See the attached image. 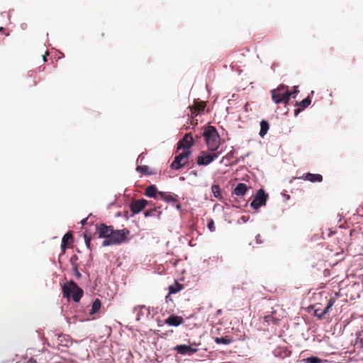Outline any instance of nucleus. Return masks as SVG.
Returning a JSON list of instances; mask_svg holds the SVG:
<instances>
[{"mask_svg":"<svg viewBox=\"0 0 363 363\" xmlns=\"http://www.w3.org/2000/svg\"><path fill=\"white\" fill-rule=\"evenodd\" d=\"M96 233L99 238H104L102 246L120 245L127 240L130 230L127 228L123 230H113V226L104 223L96 225Z\"/></svg>","mask_w":363,"mask_h":363,"instance_id":"nucleus-1","label":"nucleus"},{"mask_svg":"<svg viewBox=\"0 0 363 363\" xmlns=\"http://www.w3.org/2000/svg\"><path fill=\"white\" fill-rule=\"evenodd\" d=\"M194 145V140L191 133H186L177 143V150L183 149V151L191 150Z\"/></svg>","mask_w":363,"mask_h":363,"instance_id":"nucleus-8","label":"nucleus"},{"mask_svg":"<svg viewBox=\"0 0 363 363\" xmlns=\"http://www.w3.org/2000/svg\"><path fill=\"white\" fill-rule=\"evenodd\" d=\"M206 145L209 150L216 151L220 145V136L214 126H207L203 133Z\"/></svg>","mask_w":363,"mask_h":363,"instance_id":"nucleus-3","label":"nucleus"},{"mask_svg":"<svg viewBox=\"0 0 363 363\" xmlns=\"http://www.w3.org/2000/svg\"><path fill=\"white\" fill-rule=\"evenodd\" d=\"M184 323V318L182 316L172 315L164 320V323L169 326L177 327Z\"/></svg>","mask_w":363,"mask_h":363,"instance_id":"nucleus-11","label":"nucleus"},{"mask_svg":"<svg viewBox=\"0 0 363 363\" xmlns=\"http://www.w3.org/2000/svg\"><path fill=\"white\" fill-rule=\"evenodd\" d=\"M359 344L362 348H363V338H360L359 341Z\"/></svg>","mask_w":363,"mask_h":363,"instance_id":"nucleus-37","label":"nucleus"},{"mask_svg":"<svg viewBox=\"0 0 363 363\" xmlns=\"http://www.w3.org/2000/svg\"><path fill=\"white\" fill-rule=\"evenodd\" d=\"M86 221H87V218L82 220V221H81L82 225H85L86 223Z\"/></svg>","mask_w":363,"mask_h":363,"instance_id":"nucleus-38","label":"nucleus"},{"mask_svg":"<svg viewBox=\"0 0 363 363\" xmlns=\"http://www.w3.org/2000/svg\"><path fill=\"white\" fill-rule=\"evenodd\" d=\"M136 170L144 174H150L149 167L147 165L138 166Z\"/></svg>","mask_w":363,"mask_h":363,"instance_id":"nucleus-24","label":"nucleus"},{"mask_svg":"<svg viewBox=\"0 0 363 363\" xmlns=\"http://www.w3.org/2000/svg\"><path fill=\"white\" fill-rule=\"evenodd\" d=\"M267 197L268 195L264 193L262 189H259L251 202V207L254 209H258L261 206H265Z\"/></svg>","mask_w":363,"mask_h":363,"instance_id":"nucleus-6","label":"nucleus"},{"mask_svg":"<svg viewBox=\"0 0 363 363\" xmlns=\"http://www.w3.org/2000/svg\"><path fill=\"white\" fill-rule=\"evenodd\" d=\"M101 306V301L99 298L94 300L92 303L91 309L90 311V314H94L99 311Z\"/></svg>","mask_w":363,"mask_h":363,"instance_id":"nucleus-23","label":"nucleus"},{"mask_svg":"<svg viewBox=\"0 0 363 363\" xmlns=\"http://www.w3.org/2000/svg\"><path fill=\"white\" fill-rule=\"evenodd\" d=\"M247 187L244 183H239L233 190V194L238 196H242L245 194Z\"/></svg>","mask_w":363,"mask_h":363,"instance_id":"nucleus-16","label":"nucleus"},{"mask_svg":"<svg viewBox=\"0 0 363 363\" xmlns=\"http://www.w3.org/2000/svg\"><path fill=\"white\" fill-rule=\"evenodd\" d=\"M207 226L211 232H213L216 229L214 221L212 219L209 220Z\"/></svg>","mask_w":363,"mask_h":363,"instance_id":"nucleus-31","label":"nucleus"},{"mask_svg":"<svg viewBox=\"0 0 363 363\" xmlns=\"http://www.w3.org/2000/svg\"><path fill=\"white\" fill-rule=\"evenodd\" d=\"M175 203H176V208H177V209L180 210L181 208H182L181 204L179 203H178V201H177Z\"/></svg>","mask_w":363,"mask_h":363,"instance_id":"nucleus-35","label":"nucleus"},{"mask_svg":"<svg viewBox=\"0 0 363 363\" xmlns=\"http://www.w3.org/2000/svg\"><path fill=\"white\" fill-rule=\"evenodd\" d=\"M4 30V28H3V27H1V28H0V31H1V32H3V30Z\"/></svg>","mask_w":363,"mask_h":363,"instance_id":"nucleus-40","label":"nucleus"},{"mask_svg":"<svg viewBox=\"0 0 363 363\" xmlns=\"http://www.w3.org/2000/svg\"><path fill=\"white\" fill-rule=\"evenodd\" d=\"M306 363H320L321 359L316 357H310L304 359Z\"/></svg>","mask_w":363,"mask_h":363,"instance_id":"nucleus-25","label":"nucleus"},{"mask_svg":"<svg viewBox=\"0 0 363 363\" xmlns=\"http://www.w3.org/2000/svg\"><path fill=\"white\" fill-rule=\"evenodd\" d=\"M145 196L150 198L158 196V192L155 185H150L147 186L145 189Z\"/></svg>","mask_w":363,"mask_h":363,"instance_id":"nucleus-20","label":"nucleus"},{"mask_svg":"<svg viewBox=\"0 0 363 363\" xmlns=\"http://www.w3.org/2000/svg\"><path fill=\"white\" fill-rule=\"evenodd\" d=\"M305 179L311 182H320L323 180V177L319 174L307 173L304 176Z\"/></svg>","mask_w":363,"mask_h":363,"instance_id":"nucleus-19","label":"nucleus"},{"mask_svg":"<svg viewBox=\"0 0 363 363\" xmlns=\"http://www.w3.org/2000/svg\"><path fill=\"white\" fill-rule=\"evenodd\" d=\"M335 301H336V298L335 297H331L329 299L327 306L325 307V308L323 311H322L321 312L319 311V309H316L315 311V315L318 316L319 318H322L324 315H325L326 313H328L329 312V310L333 306Z\"/></svg>","mask_w":363,"mask_h":363,"instance_id":"nucleus-12","label":"nucleus"},{"mask_svg":"<svg viewBox=\"0 0 363 363\" xmlns=\"http://www.w3.org/2000/svg\"><path fill=\"white\" fill-rule=\"evenodd\" d=\"M183 288V284L175 281L174 284L170 285L169 286V294L166 296V299L167 300L171 294L178 293L179 291L182 290Z\"/></svg>","mask_w":363,"mask_h":363,"instance_id":"nucleus-15","label":"nucleus"},{"mask_svg":"<svg viewBox=\"0 0 363 363\" xmlns=\"http://www.w3.org/2000/svg\"><path fill=\"white\" fill-rule=\"evenodd\" d=\"M148 204V201L141 199L133 200L130 204V209L133 214H138L141 212Z\"/></svg>","mask_w":363,"mask_h":363,"instance_id":"nucleus-9","label":"nucleus"},{"mask_svg":"<svg viewBox=\"0 0 363 363\" xmlns=\"http://www.w3.org/2000/svg\"><path fill=\"white\" fill-rule=\"evenodd\" d=\"M73 236L71 232L67 233L62 238L61 249L63 252H65V250L68 247V245L72 242Z\"/></svg>","mask_w":363,"mask_h":363,"instance_id":"nucleus-14","label":"nucleus"},{"mask_svg":"<svg viewBox=\"0 0 363 363\" xmlns=\"http://www.w3.org/2000/svg\"><path fill=\"white\" fill-rule=\"evenodd\" d=\"M214 341L218 345L223 344L228 345L233 343L235 340L231 336L226 335L225 337H215Z\"/></svg>","mask_w":363,"mask_h":363,"instance_id":"nucleus-18","label":"nucleus"},{"mask_svg":"<svg viewBox=\"0 0 363 363\" xmlns=\"http://www.w3.org/2000/svg\"><path fill=\"white\" fill-rule=\"evenodd\" d=\"M235 150L230 151L226 155H225L220 160V163H223L225 160H230L234 157Z\"/></svg>","mask_w":363,"mask_h":363,"instance_id":"nucleus-29","label":"nucleus"},{"mask_svg":"<svg viewBox=\"0 0 363 363\" xmlns=\"http://www.w3.org/2000/svg\"><path fill=\"white\" fill-rule=\"evenodd\" d=\"M272 100L275 104L283 103L285 105L289 103V94H287V86L280 84L277 89L271 91Z\"/></svg>","mask_w":363,"mask_h":363,"instance_id":"nucleus-4","label":"nucleus"},{"mask_svg":"<svg viewBox=\"0 0 363 363\" xmlns=\"http://www.w3.org/2000/svg\"><path fill=\"white\" fill-rule=\"evenodd\" d=\"M264 319L266 322L269 323L272 322V320L274 319V317L272 315H266L264 317Z\"/></svg>","mask_w":363,"mask_h":363,"instance_id":"nucleus-33","label":"nucleus"},{"mask_svg":"<svg viewBox=\"0 0 363 363\" xmlns=\"http://www.w3.org/2000/svg\"><path fill=\"white\" fill-rule=\"evenodd\" d=\"M155 213H156V209H151L150 211H145L144 215H145V217H149V216H155Z\"/></svg>","mask_w":363,"mask_h":363,"instance_id":"nucleus-32","label":"nucleus"},{"mask_svg":"<svg viewBox=\"0 0 363 363\" xmlns=\"http://www.w3.org/2000/svg\"><path fill=\"white\" fill-rule=\"evenodd\" d=\"M269 128V123L265 120H262L260 122V131H259L260 137L264 138V135L267 133Z\"/></svg>","mask_w":363,"mask_h":363,"instance_id":"nucleus-21","label":"nucleus"},{"mask_svg":"<svg viewBox=\"0 0 363 363\" xmlns=\"http://www.w3.org/2000/svg\"><path fill=\"white\" fill-rule=\"evenodd\" d=\"M174 350L177 351L178 354L185 355H191L197 352V349L193 348L191 346L186 345H177Z\"/></svg>","mask_w":363,"mask_h":363,"instance_id":"nucleus-10","label":"nucleus"},{"mask_svg":"<svg viewBox=\"0 0 363 363\" xmlns=\"http://www.w3.org/2000/svg\"><path fill=\"white\" fill-rule=\"evenodd\" d=\"M91 234L90 233H88L87 232H86L84 233V241H85V243H86V247L91 250Z\"/></svg>","mask_w":363,"mask_h":363,"instance_id":"nucleus-26","label":"nucleus"},{"mask_svg":"<svg viewBox=\"0 0 363 363\" xmlns=\"http://www.w3.org/2000/svg\"><path fill=\"white\" fill-rule=\"evenodd\" d=\"M72 270H73L74 275L77 279H80L82 277V274L78 270V266L77 264L72 263Z\"/></svg>","mask_w":363,"mask_h":363,"instance_id":"nucleus-28","label":"nucleus"},{"mask_svg":"<svg viewBox=\"0 0 363 363\" xmlns=\"http://www.w3.org/2000/svg\"><path fill=\"white\" fill-rule=\"evenodd\" d=\"M299 91L298 86H294V89L291 91H289L287 89V94H289V100L290 99V97H296V94Z\"/></svg>","mask_w":363,"mask_h":363,"instance_id":"nucleus-30","label":"nucleus"},{"mask_svg":"<svg viewBox=\"0 0 363 363\" xmlns=\"http://www.w3.org/2000/svg\"><path fill=\"white\" fill-rule=\"evenodd\" d=\"M219 154L220 152L210 154L206 151H202L197 157L196 162L199 166H206L216 159Z\"/></svg>","mask_w":363,"mask_h":363,"instance_id":"nucleus-7","label":"nucleus"},{"mask_svg":"<svg viewBox=\"0 0 363 363\" xmlns=\"http://www.w3.org/2000/svg\"><path fill=\"white\" fill-rule=\"evenodd\" d=\"M205 107H206V104L203 101L194 102V104L193 105V106L190 107L191 116H194V115L196 116L198 113L203 112Z\"/></svg>","mask_w":363,"mask_h":363,"instance_id":"nucleus-13","label":"nucleus"},{"mask_svg":"<svg viewBox=\"0 0 363 363\" xmlns=\"http://www.w3.org/2000/svg\"><path fill=\"white\" fill-rule=\"evenodd\" d=\"M212 192L213 196L216 198L220 197V187L218 185H213L211 187Z\"/></svg>","mask_w":363,"mask_h":363,"instance_id":"nucleus-27","label":"nucleus"},{"mask_svg":"<svg viewBox=\"0 0 363 363\" xmlns=\"http://www.w3.org/2000/svg\"><path fill=\"white\" fill-rule=\"evenodd\" d=\"M43 61H44V62H46V61H47V58H46V56H45V55H43Z\"/></svg>","mask_w":363,"mask_h":363,"instance_id":"nucleus-39","label":"nucleus"},{"mask_svg":"<svg viewBox=\"0 0 363 363\" xmlns=\"http://www.w3.org/2000/svg\"><path fill=\"white\" fill-rule=\"evenodd\" d=\"M279 319H277V318H274V319H272V322L274 324H276V325H277V324H278V322H279Z\"/></svg>","mask_w":363,"mask_h":363,"instance_id":"nucleus-36","label":"nucleus"},{"mask_svg":"<svg viewBox=\"0 0 363 363\" xmlns=\"http://www.w3.org/2000/svg\"><path fill=\"white\" fill-rule=\"evenodd\" d=\"M191 155V150H186L176 155L174 161L170 164L171 169L178 170L184 167L189 162Z\"/></svg>","mask_w":363,"mask_h":363,"instance_id":"nucleus-5","label":"nucleus"},{"mask_svg":"<svg viewBox=\"0 0 363 363\" xmlns=\"http://www.w3.org/2000/svg\"><path fill=\"white\" fill-rule=\"evenodd\" d=\"M311 103V99L310 96H307L305 99L302 100L299 103H298L296 105L300 106L301 108L296 110L295 113H296L298 111H300L301 110L305 109L306 107H308Z\"/></svg>","mask_w":363,"mask_h":363,"instance_id":"nucleus-22","label":"nucleus"},{"mask_svg":"<svg viewBox=\"0 0 363 363\" xmlns=\"http://www.w3.org/2000/svg\"><path fill=\"white\" fill-rule=\"evenodd\" d=\"M192 174H194L195 176L197 174L196 172H192Z\"/></svg>","mask_w":363,"mask_h":363,"instance_id":"nucleus-41","label":"nucleus"},{"mask_svg":"<svg viewBox=\"0 0 363 363\" xmlns=\"http://www.w3.org/2000/svg\"><path fill=\"white\" fill-rule=\"evenodd\" d=\"M63 296L68 300L72 298L74 302H79L83 296V290L72 280L62 286Z\"/></svg>","mask_w":363,"mask_h":363,"instance_id":"nucleus-2","label":"nucleus"},{"mask_svg":"<svg viewBox=\"0 0 363 363\" xmlns=\"http://www.w3.org/2000/svg\"><path fill=\"white\" fill-rule=\"evenodd\" d=\"M158 197L161 200H164L167 202L175 203L177 201V199L174 196L162 191L158 192Z\"/></svg>","mask_w":363,"mask_h":363,"instance_id":"nucleus-17","label":"nucleus"},{"mask_svg":"<svg viewBox=\"0 0 363 363\" xmlns=\"http://www.w3.org/2000/svg\"><path fill=\"white\" fill-rule=\"evenodd\" d=\"M26 363H37V362L33 358H30Z\"/></svg>","mask_w":363,"mask_h":363,"instance_id":"nucleus-34","label":"nucleus"}]
</instances>
